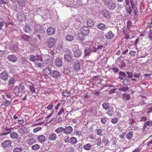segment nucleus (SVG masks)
Wrapping results in <instances>:
<instances>
[{"label": "nucleus", "mask_w": 152, "mask_h": 152, "mask_svg": "<svg viewBox=\"0 0 152 152\" xmlns=\"http://www.w3.org/2000/svg\"><path fill=\"white\" fill-rule=\"evenodd\" d=\"M29 60L35 63L37 61H43V58L40 55H34L31 54L30 55Z\"/></svg>", "instance_id": "f257e3e1"}, {"label": "nucleus", "mask_w": 152, "mask_h": 152, "mask_svg": "<svg viewBox=\"0 0 152 152\" xmlns=\"http://www.w3.org/2000/svg\"><path fill=\"white\" fill-rule=\"evenodd\" d=\"M56 44L55 39L53 38H50L48 39L46 43L47 46L50 48L54 47Z\"/></svg>", "instance_id": "f03ea898"}, {"label": "nucleus", "mask_w": 152, "mask_h": 152, "mask_svg": "<svg viewBox=\"0 0 152 152\" xmlns=\"http://www.w3.org/2000/svg\"><path fill=\"white\" fill-rule=\"evenodd\" d=\"M104 1L105 5L107 4L108 8L110 9H113L116 6V4L113 0H104Z\"/></svg>", "instance_id": "7ed1b4c3"}, {"label": "nucleus", "mask_w": 152, "mask_h": 152, "mask_svg": "<svg viewBox=\"0 0 152 152\" xmlns=\"http://www.w3.org/2000/svg\"><path fill=\"white\" fill-rule=\"evenodd\" d=\"M86 44L89 45V48L93 52H96L97 51L96 45V44L92 41H87Z\"/></svg>", "instance_id": "20e7f679"}, {"label": "nucleus", "mask_w": 152, "mask_h": 152, "mask_svg": "<svg viewBox=\"0 0 152 152\" xmlns=\"http://www.w3.org/2000/svg\"><path fill=\"white\" fill-rule=\"evenodd\" d=\"M64 134L67 135L71 133L73 129L71 126H68L66 127L65 128H64Z\"/></svg>", "instance_id": "39448f33"}, {"label": "nucleus", "mask_w": 152, "mask_h": 152, "mask_svg": "<svg viewBox=\"0 0 152 152\" xmlns=\"http://www.w3.org/2000/svg\"><path fill=\"white\" fill-rule=\"evenodd\" d=\"M12 144V142L9 140L5 141L1 143L2 146L4 148H8L11 147Z\"/></svg>", "instance_id": "423d86ee"}, {"label": "nucleus", "mask_w": 152, "mask_h": 152, "mask_svg": "<svg viewBox=\"0 0 152 152\" xmlns=\"http://www.w3.org/2000/svg\"><path fill=\"white\" fill-rule=\"evenodd\" d=\"M8 78V74L6 71L0 73V78L3 80H7Z\"/></svg>", "instance_id": "0eeeda50"}, {"label": "nucleus", "mask_w": 152, "mask_h": 152, "mask_svg": "<svg viewBox=\"0 0 152 152\" xmlns=\"http://www.w3.org/2000/svg\"><path fill=\"white\" fill-rule=\"evenodd\" d=\"M82 34L84 35H86L89 34V29L87 27L84 26L80 29Z\"/></svg>", "instance_id": "6e6552de"}, {"label": "nucleus", "mask_w": 152, "mask_h": 152, "mask_svg": "<svg viewBox=\"0 0 152 152\" xmlns=\"http://www.w3.org/2000/svg\"><path fill=\"white\" fill-rule=\"evenodd\" d=\"M17 19L19 21H24L25 19V16L23 13H20L17 14L16 15Z\"/></svg>", "instance_id": "1a4fd4ad"}, {"label": "nucleus", "mask_w": 152, "mask_h": 152, "mask_svg": "<svg viewBox=\"0 0 152 152\" xmlns=\"http://www.w3.org/2000/svg\"><path fill=\"white\" fill-rule=\"evenodd\" d=\"M55 65L57 67H61L63 64L62 61L61 59L59 58H57L54 60Z\"/></svg>", "instance_id": "9d476101"}, {"label": "nucleus", "mask_w": 152, "mask_h": 152, "mask_svg": "<svg viewBox=\"0 0 152 152\" xmlns=\"http://www.w3.org/2000/svg\"><path fill=\"white\" fill-rule=\"evenodd\" d=\"M34 29L37 32L41 33L43 31L42 27L39 24H35L34 26Z\"/></svg>", "instance_id": "9b49d317"}, {"label": "nucleus", "mask_w": 152, "mask_h": 152, "mask_svg": "<svg viewBox=\"0 0 152 152\" xmlns=\"http://www.w3.org/2000/svg\"><path fill=\"white\" fill-rule=\"evenodd\" d=\"M51 75L53 77L56 78H58L61 76L60 72L57 70H52L51 71Z\"/></svg>", "instance_id": "f8f14e48"}, {"label": "nucleus", "mask_w": 152, "mask_h": 152, "mask_svg": "<svg viewBox=\"0 0 152 152\" xmlns=\"http://www.w3.org/2000/svg\"><path fill=\"white\" fill-rule=\"evenodd\" d=\"M57 138V135L54 133H52L49 134L48 138L51 141H54Z\"/></svg>", "instance_id": "ddd939ff"}, {"label": "nucleus", "mask_w": 152, "mask_h": 152, "mask_svg": "<svg viewBox=\"0 0 152 152\" xmlns=\"http://www.w3.org/2000/svg\"><path fill=\"white\" fill-rule=\"evenodd\" d=\"M114 35V34L112 31H110L105 34V37L106 39H110L113 38Z\"/></svg>", "instance_id": "4468645a"}, {"label": "nucleus", "mask_w": 152, "mask_h": 152, "mask_svg": "<svg viewBox=\"0 0 152 152\" xmlns=\"http://www.w3.org/2000/svg\"><path fill=\"white\" fill-rule=\"evenodd\" d=\"M55 29L52 27H50L48 28L46 30V32L49 35H53L55 34Z\"/></svg>", "instance_id": "2eb2a0df"}, {"label": "nucleus", "mask_w": 152, "mask_h": 152, "mask_svg": "<svg viewBox=\"0 0 152 152\" xmlns=\"http://www.w3.org/2000/svg\"><path fill=\"white\" fill-rule=\"evenodd\" d=\"M64 58L66 60L69 62H71L72 61V56L71 54V53L65 54L64 56Z\"/></svg>", "instance_id": "dca6fc26"}, {"label": "nucleus", "mask_w": 152, "mask_h": 152, "mask_svg": "<svg viewBox=\"0 0 152 152\" xmlns=\"http://www.w3.org/2000/svg\"><path fill=\"white\" fill-rule=\"evenodd\" d=\"M97 27L98 28L102 31H104L108 28L105 24L102 23H99Z\"/></svg>", "instance_id": "f3484780"}, {"label": "nucleus", "mask_w": 152, "mask_h": 152, "mask_svg": "<svg viewBox=\"0 0 152 152\" xmlns=\"http://www.w3.org/2000/svg\"><path fill=\"white\" fill-rule=\"evenodd\" d=\"M100 12L104 17L107 18L109 17L110 16L109 12L106 9H102L101 11Z\"/></svg>", "instance_id": "a211bd4d"}, {"label": "nucleus", "mask_w": 152, "mask_h": 152, "mask_svg": "<svg viewBox=\"0 0 152 152\" xmlns=\"http://www.w3.org/2000/svg\"><path fill=\"white\" fill-rule=\"evenodd\" d=\"M7 59L10 61L15 62L17 60V58L14 55H10L8 56Z\"/></svg>", "instance_id": "6ab92c4d"}, {"label": "nucleus", "mask_w": 152, "mask_h": 152, "mask_svg": "<svg viewBox=\"0 0 152 152\" xmlns=\"http://www.w3.org/2000/svg\"><path fill=\"white\" fill-rule=\"evenodd\" d=\"M152 125V123L151 121H147L145 123L143 127V129L145 130V129H148L149 128L150 126Z\"/></svg>", "instance_id": "aec40b11"}, {"label": "nucleus", "mask_w": 152, "mask_h": 152, "mask_svg": "<svg viewBox=\"0 0 152 152\" xmlns=\"http://www.w3.org/2000/svg\"><path fill=\"white\" fill-rule=\"evenodd\" d=\"M36 140L34 138H31L26 140L27 144L28 145H31L36 142Z\"/></svg>", "instance_id": "412c9836"}, {"label": "nucleus", "mask_w": 152, "mask_h": 152, "mask_svg": "<svg viewBox=\"0 0 152 152\" xmlns=\"http://www.w3.org/2000/svg\"><path fill=\"white\" fill-rule=\"evenodd\" d=\"M37 140L39 142L42 143L45 141L46 138L44 135H41L38 137Z\"/></svg>", "instance_id": "4be33fe9"}, {"label": "nucleus", "mask_w": 152, "mask_h": 152, "mask_svg": "<svg viewBox=\"0 0 152 152\" xmlns=\"http://www.w3.org/2000/svg\"><path fill=\"white\" fill-rule=\"evenodd\" d=\"M102 106L103 108L105 109L106 110H109L110 109H111V107L109 106V104L107 102H104L102 104Z\"/></svg>", "instance_id": "5701e85b"}, {"label": "nucleus", "mask_w": 152, "mask_h": 152, "mask_svg": "<svg viewBox=\"0 0 152 152\" xmlns=\"http://www.w3.org/2000/svg\"><path fill=\"white\" fill-rule=\"evenodd\" d=\"M73 51L75 56L77 57H79L82 53L81 52L79 49L75 50V51Z\"/></svg>", "instance_id": "b1692460"}, {"label": "nucleus", "mask_w": 152, "mask_h": 152, "mask_svg": "<svg viewBox=\"0 0 152 152\" xmlns=\"http://www.w3.org/2000/svg\"><path fill=\"white\" fill-rule=\"evenodd\" d=\"M55 132L57 134H60L62 132H63L64 134V128L63 127H59L56 129L55 130Z\"/></svg>", "instance_id": "393cba45"}, {"label": "nucleus", "mask_w": 152, "mask_h": 152, "mask_svg": "<svg viewBox=\"0 0 152 152\" xmlns=\"http://www.w3.org/2000/svg\"><path fill=\"white\" fill-rule=\"evenodd\" d=\"M23 29L26 32H30L32 31V29L31 27L28 25H26L24 28Z\"/></svg>", "instance_id": "a878e982"}, {"label": "nucleus", "mask_w": 152, "mask_h": 152, "mask_svg": "<svg viewBox=\"0 0 152 152\" xmlns=\"http://www.w3.org/2000/svg\"><path fill=\"white\" fill-rule=\"evenodd\" d=\"M19 131L21 134L23 135L27 132V129L25 127H22L20 129Z\"/></svg>", "instance_id": "bb28decb"}, {"label": "nucleus", "mask_w": 152, "mask_h": 152, "mask_svg": "<svg viewBox=\"0 0 152 152\" xmlns=\"http://www.w3.org/2000/svg\"><path fill=\"white\" fill-rule=\"evenodd\" d=\"M122 97L123 99L126 101H128L131 98L130 94H123Z\"/></svg>", "instance_id": "cd10ccee"}, {"label": "nucleus", "mask_w": 152, "mask_h": 152, "mask_svg": "<svg viewBox=\"0 0 152 152\" xmlns=\"http://www.w3.org/2000/svg\"><path fill=\"white\" fill-rule=\"evenodd\" d=\"M23 150V148L21 147H16L13 150V152H21Z\"/></svg>", "instance_id": "c85d7f7f"}, {"label": "nucleus", "mask_w": 152, "mask_h": 152, "mask_svg": "<svg viewBox=\"0 0 152 152\" xmlns=\"http://www.w3.org/2000/svg\"><path fill=\"white\" fill-rule=\"evenodd\" d=\"M92 145L90 143H88L83 146V148L86 150H91Z\"/></svg>", "instance_id": "c756f323"}, {"label": "nucleus", "mask_w": 152, "mask_h": 152, "mask_svg": "<svg viewBox=\"0 0 152 152\" xmlns=\"http://www.w3.org/2000/svg\"><path fill=\"white\" fill-rule=\"evenodd\" d=\"M50 69L48 68L45 69L43 71L44 74L46 75L49 74H51Z\"/></svg>", "instance_id": "7c9ffc66"}, {"label": "nucleus", "mask_w": 152, "mask_h": 152, "mask_svg": "<svg viewBox=\"0 0 152 152\" xmlns=\"http://www.w3.org/2000/svg\"><path fill=\"white\" fill-rule=\"evenodd\" d=\"M19 93L20 89L19 88L18 86H16L14 89V94L18 96L19 95Z\"/></svg>", "instance_id": "2f4dec72"}, {"label": "nucleus", "mask_w": 152, "mask_h": 152, "mask_svg": "<svg viewBox=\"0 0 152 152\" xmlns=\"http://www.w3.org/2000/svg\"><path fill=\"white\" fill-rule=\"evenodd\" d=\"M16 80L15 78L14 77H12L11 78L9 81L8 83V85L10 86L11 85L13 84L15 82H16Z\"/></svg>", "instance_id": "473e14b6"}, {"label": "nucleus", "mask_w": 152, "mask_h": 152, "mask_svg": "<svg viewBox=\"0 0 152 152\" xmlns=\"http://www.w3.org/2000/svg\"><path fill=\"white\" fill-rule=\"evenodd\" d=\"M10 48L12 52H15L17 51L18 49L17 46L16 45L10 46Z\"/></svg>", "instance_id": "72a5a7b5"}, {"label": "nucleus", "mask_w": 152, "mask_h": 152, "mask_svg": "<svg viewBox=\"0 0 152 152\" xmlns=\"http://www.w3.org/2000/svg\"><path fill=\"white\" fill-rule=\"evenodd\" d=\"M87 25L88 27H92L94 23V22L92 20H88L87 22Z\"/></svg>", "instance_id": "f704fd0d"}, {"label": "nucleus", "mask_w": 152, "mask_h": 152, "mask_svg": "<svg viewBox=\"0 0 152 152\" xmlns=\"http://www.w3.org/2000/svg\"><path fill=\"white\" fill-rule=\"evenodd\" d=\"M10 136L11 138L15 139L18 137V135L16 132H13L10 134Z\"/></svg>", "instance_id": "c9c22d12"}, {"label": "nucleus", "mask_w": 152, "mask_h": 152, "mask_svg": "<svg viewBox=\"0 0 152 152\" xmlns=\"http://www.w3.org/2000/svg\"><path fill=\"white\" fill-rule=\"evenodd\" d=\"M106 113L109 115L110 116H112L113 113V107L111 108L109 110H108Z\"/></svg>", "instance_id": "e433bc0d"}, {"label": "nucleus", "mask_w": 152, "mask_h": 152, "mask_svg": "<svg viewBox=\"0 0 152 152\" xmlns=\"http://www.w3.org/2000/svg\"><path fill=\"white\" fill-rule=\"evenodd\" d=\"M22 39L24 40L29 41L31 39L30 37L26 35H23L22 37Z\"/></svg>", "instance_id": "4c0bfd02"}, {"label": "nucleus", "mask_w": 152, "mask_h": 152, "mask_svg": "<svg viewBox=\"0 0 152 152\" xmlns=\"http://www.w3.org/2000/svg\"><path fill=\"white\" fill-rule=\"evenodd\" d=\"M126 65V63L123 61H121L120 62V64H119L118 66L120 68H122L125 67Z\"/></svg>", "instance_id": "58836bf2"}, {"label": "nucleus", "mask_w": 152, "mask_h": 152, "mask_svg": "<svg viewBox=\"0 0 152 152\" xmlns=\"http://www.w3.org/2000/svg\"><path fill=\"white\" fill-rule=\"evenodd\" d=\"M129 88L127 87H124L119 88H118L119 91H123L125 92H126L129 89Z\"/></svg>", "instance_id": "ea45409f"}, {"label": "nucleus", "mask_w": 152, "mask_h": 152, "mask_svg": "<svg viewBox=\"0 0 152 152\" xmlns=\"http://www.w3.org/2000/svg\"><path fill=\"white\" fill-rule=\"evenodd\" d=\"M74 39V37L71 35H68L66 37V39L67 41H72Z\"/></svg>", "instance_id": "a19ab883"}, {"label": "nucleus", "mask_w": 152, "mask_h": 152, "mask_svg": "<svg viewBox=\"0 0 152 152\" xmlns=\"http://www.w3.org/2000/svg\"><path fill=\"white\" fill-rule=\"evenodd\" d=\"M74 68L75 70L78 71L80 69V64L79 62H77L74 65Z\"/></svg>", "instance_id": "79ce46f5"}, {"label": "nucleus", "mask_w": 152, "mask_h": 152, "mask_svg": "<svg viewBox=\"0 0 152 152\" xmlns=\"http://www.w3.org/2000/svg\"><path fill=\"white\" fill-rule=\"evenodd\" d=\"M108 120V118L105 117H104L102 118L101 119V122L104 124H105Z\"/></svg>", "instance_id": "37998d69"}, {"label": "nucleus", "mask_w": 152, "mask_h": 152, "mask_svg": "<svg viewBox=\"0 0 152 152\" xmlns=\"http://www.w3.org/2000/svg\"><path fill=\"white\" fill-rule=\"evenodd\" d=\"M133 137V132L132 131L129 132L126 135V138L129 140H130Z\"/></svg>", "instance_id": "c03bdc74"}, {"label": "nucleus", "mask_w": 152, "mask_h": 152, "mask_svg": "<svg viewBox=\"0 0 152 152\" xmlns=\"http://www.w3.org/2000/svg\"><path fill=\"white\" fill-rule=\"evenodd\" d=\"M70 140L72 144H75L77 142V139L75 137H72Z\"/></svg>", "instance_id": "a18cd8bd"}, {"label": "nucleus", "mask_w": 152, "mask_h": 152, "mask_svg": "<svg viewBox=\"0 0 152 152\" xmlns=\"http://www.w3.org/2000/svg\"><path fill=\"white\" fill-rule=\"evenodd\" d=\"M91 51H92L89 48L85 49V56H86L89 55Z\"/></svg>", "instance_id": "49530a36"}, {"label": "nucleus", "mask_w": 152, "mask_h": 152, "mask_svg": "<svg viewBox=\"0 0 152 152\" xmlns=\"http://www.w3.org/2000/svg\"><path fill=\"white\" fill-rule=\"evenodd\" d=\"M102 142L104 143V146L107 145L109 143V141L106 138H104L103 139Z\"/></svg>", "instance_id": "de8ad7c7"}, {"label": "nucleus", "mask_w": 152, "mask_h": 152, "mask_svg": "<svg viewBox=\"0 0 152 152\" xmlns=\"http://www.w3.org/2000/svg\"><path fill=\"white\" fill-rule=\"evenodd\" d=\"M18 4L20 6H23L24 5V0H18L17 1Z\"/></svg>", "instance_id": "09e8293b"}, {"label": "nucleus", "mask_w": 152, "mask_h": 152, "mask_svg": "<svg viewBox=\"0 0 152 152\" xmlns=\"http://www.w3.org/2000/svg\"><path fill=\"white\" fill-rule=\"evenodd\" d=\"M40 147V146L38 144H37L33 145L32 146V149L34 150H36L39 149Z\"/></svg>", "instance_id": "8fccbe9b"}, {"label": "nucleus", "mask_w": 152, "mask_h": 152, "mask_svg": "<svg viewBox=\"0 0 152 152\" xmlns=\"http://www.w3.org/2000/svg\"><path fill=\"white\" fill-rule=\"evenodd\" d=\"M70 69L69 68H64L63 72L65 74L68 75L70 73Z\"/></svg>", "instance_id": "3c124183"}, {"label": "nucleus", "mask_w": 152, "mask_h": 152, "mask_svg": "<svg viewBox=\"0 0 152 152\" xmlns=\"http://www.w3.org/2000/svg\"><path fill=\"white\" fill-rule=\"evenodd\" d=\"M38 61L36 62L35 63V64L38 68H41L42 67V64L41 63L39 62Z\"/></svg>", "instance_id": "603ef678"}, {"label": "nucleus", "mask_w": 152, "mask_h": 152, "mask_svg": "<svg viewBox=\"0 0 152 152\" xmlns=\"http://www.w3.org/2000/svg\"><path fill=\"white\" fill-rule=\"evenodd\" d=\"M96 133L98 135L100 136L102 135V132H103L102 130L100 129H96Z\"/></svg>", "instance_id": "864d4df0"}, {"label": "nucleus", "mask_w": 152, "mask_h": 152, "mask_svg": "<svg viewBox=\"0 0 152 152\" xmlns=\"http://www.w3.org/2000/svg\"><path fill=\"white\" fill-rule=\"evenodd\" d=\"M29 88L31 91L33 92H35V88L33 85L29 86Z\"/></svg>", "instance_id": "5fc2aeb1"}, {"label": "nucleus", "mask_w": 152, "mask_h": 152, "mask_svg": "<svg viewBox=\"0 0 152 152\" xmlns=\"http://www.w3.org/2000/svg\"><path fill=\"white\" fill-rule=\"evenodd\" d=\"M129 7H127L126 8V10L129 13V15H131L132 13V10L131 8L130 5H129Z\"/></svg>", "instance_id": "6e6d98bb"}, {"label": "nucleus", "mask_w": 152, "mask_h": 152, "mask_svg": "<svg viewBox=\"0 0 152 152\" xmlns=\"http://www.w3.org/2000/svg\"><path fill=\"white\" fill-rule=\"evenodd\" d=\"M96 49L97 51L98 50V51H103L104 50V49H103V48H102L101 45L98 46L97 48H96Z\"/></svg>", "instance_id": "4d7b16f0"}, {"label": "nucleus", "mask_w": 152, "mask_h": 152, "mask_svg": "<svg viewBox=\"0 0 152 152\" xmlns=\"http://www.w3.org/2000/svg\"><path fill=\"white\" fill-rule=\"evenodd\" d=\"M134 10L133 13L134 15L136 17H137L140 14L139 13H138V10H137V8L135 9H133Z\"/></svg>", "instance_id": "13d9d810"}, {"label": "nucleus", "mask_w": 152, "mask_h": 152, "mask_svg": "<svg viewBox=\"0 0 152 152\" xmlns=\"http://www.w3.org/2000/svg\"><path fill=\"white\" fill-rule=\"evenodd\" d=\"M123 84L125 85H126L129 84V80L127 78H125L123 82Z\"/></svg>", "instance_id": "bf43d9fd"}, {"label": "nucleus", "mask_w": 152, "mask_h": 152, "mask_svg": "<svg viewBox=\"0 0 152 152\" xmlns=\"http://www.w3.org/2000/svg\"><path fill=\"white\" fill-rule=\"evenodd\" d=\"M118 119L117 118H114L111 120V122L113 124H116L118 121Z\"/></svg>", "instance_id": "052dcab7"}, {"label": "nucleus", "mask_w": 152, "mask_h": 152, "mask_svg": "<svg viewBox=\"0 0 152 152\" xmlns=\"http://www.w3.org/2000/svg\"><path fill=\"white\" fill-rule=\"evenodd\" d=\"M126 73L129 78H132L133 77V73L132 72L127 71L126 72Z\"/></svg>", "instance_id": "680f3d73"}, {"label": "nucleus", "mask_w": 152, "mask_h": 152, "mask_svg": "<svg viewBox=\"0 0 152 152\" xmlns=\"http://www.w3.org/2000/svg\"><path fill=\"white\" fill-rule=\"evenodd\" d=\"M15 140V142L17 143H19L21 140V138L18 137Z\"/></svg>", "instance_id": "e2e57ef3"}, {"label": "nucleus", "mask_w": 152, "mask_h": 152, "mask_svg": "<svg viewBox=\"0 0 152 152\" xmlns=\"http://www.w3.org/2000/svg\"><path fill=\"white\" fill-rule=\"evenodd\" d=\"M62 95L65 97H67L70 96V94L66 92H64L62 93Z\"/></svg>", "instance_id": "0e129e2a"}, {"label": "nucleus", "mask_w": 152, "mask_h": 152, "mask_svg": "<svg viewBox=\"0 0 152 152\" xmlns=\"http://www.w3.org/2000/svg\"><path fill=\"white\" fill-rule=\"evenodd\" d=\"M42 128L41 127H38L35 128L33 130V132L34 133H36L39 131Z\"/></svg>", "instance_id": "69168bd1"}, {"label": "nucleus", "mask_w": 152, "mask_h": 152, "mask_svg": "<svg viewBox=\"0 0 152 152\" xmlns=\"http://www.w3.org/2000/svg\"><path fill=\"white\" fill-rule=\"evenodd\" d=\"M12 128H9L6 127L5 128V130L6 131H7V134H9L11 132Z\"/></svg>", "instance_id": "338daca9"}, {"label": "nucleus", "mask_w": 152, "mask_h": 152, "mask_svg": "<svg viewBox=\"0 0 152 152\" xmlns=\"http://www.w3.org/2000/svg\"><path fill=\"white\" fill-rule=\"evenodd\" d=\"M149 32L148 37L150 39H152V31L150 30Z\"/></svg>", "instance_id": "774afa93"}]
</instances>
